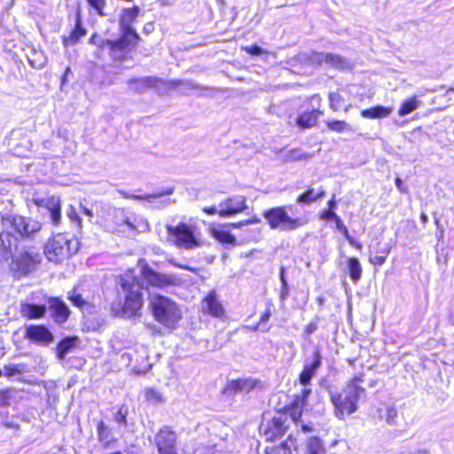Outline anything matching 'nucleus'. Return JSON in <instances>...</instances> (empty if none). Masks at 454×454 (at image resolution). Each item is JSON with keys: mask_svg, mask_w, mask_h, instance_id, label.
I'll return each mask as SVG.
<instances>
[{"mask_svg": "<svg viewBox=\"0 0 454 454\" xmlns=\"http://www.w3.org/2000/svg\"><path fill=\"white\" fill-rule=\"evenodd\" d=\"M1 222L0 254L17 251L25 242L34 240L42 229L39 221L16 214L3 215Z\"/></svg>", "mask_w": 454, "mask_h": 454, "instance_id": "obj_1", "label": "nucleus"}, {"mask_svg": "<svg viewBox=\"0 0 454 454\" xmlns=\"http://www.w3.org/2000/svg\"><path fill=\"white\" fill-rule=\"evenodd\" d=\"M362 379L355 377L340 392H333L330 390L332 379L329 377V392L333 405L334 406V414L340 419H344L357 410V403L364 395L365 389L360 386Z\"/></svg>", "mask_w": 454, "mask_h": 454, "instance_id": "obj_2", "label": "nucleus"}, {"mask_svg": "<svg viewBox=\"0 0 454 454\" xmlns=\"http://www.w3.org/2000/svg\"><path fill=\"white\" fill-rule=\"evenodd\" d=\"M143 286L140 280L131 274L121 276L116 284L120 297H123L122 315L132 317L137 314L143 305Z\"/></svg>", "mask_w": 454, "mask_h": 454, "instance_id": "obj_3", "label": "nucleus"}, {"mask_svg": "<svg viewBox=\"0 0 454 454\" xmlns=\"http://www.w3.org/2000/svg\"><path fill=\"white\" fill-rule=\"evenodd\" d=\"M149 306L154 318L168 328L174 329L182 317L181 309L168 297L153 294L150 297Z\"/></svg>", "mask_w": 454, "mask_h": 454, "instance_id": "obj_4", "label": "nucleus"}, {"mask_svg": "<svg viewBox=\"0 0 454 454\" xmlns=\"http://www.w3.org/2000/svg\"><path fill=\"white\" fill-rule=\"evenodd\" d=\"M5 259L12 257V270L19 277L26 276L35 270L41 263L42 256L33 247H27L25 244L19 247L17 251L10 254H0Z\"/></svg>", "mask_w": 454, "mask_h": 454, "instance_id": "obj_5", "label": "nucleus"}, {"mask_svg": "<svg viewBox=\"0 0 454 454\" xmlns=\"http://www.w3.org/2000/svg\"><path fill=\"white\" fill-rule=\"evenodd\" d=\"M287 208L291 209L292 206L275 207L263 212V217L271 229L291 231L307 223V220L302 217H291L288 215Z\"/></svg>", "mask_w": 454, "mask_h": 454, "instance_id": "obj_6", "label": "nucleus"}, {"mask_svg": "<svg viewBox=\"0 0 454 454\" xmlns=\"http://www.w3.org/2000/svg\"><path fill=\"white\" fill-rule=\"evenodd\" d=\"M167 232L174 238L175 244L181 248L193 249L202 245L201 241L195 236L194 228L184 223L176 226L166 225Z\"/></svg>", "mask_w": 454, "mask_h": 454, "instance_id": "obj_7", "label": "nucleus"}, {"mask_svg": "<svg viewBox=\"0 0 454 454\" xmlns=\"http://www.w3.org/2000/svg\"><path fill=\"white\" fill-rule=\"evenodd\" d=\"M70 243L71 241L64 234L55 235L45 246L47 258L52 262H59L70 256L73 254Z\"/></svg>", "mask_w": 454, "mask_h": 454, "instance_id": "obj_8", "label": "nucleus"}, {"mask_svg": "<svg viewBox=\"0 0 454 454\" xmlns=\"http://www.w3.org/2000/svg\"><path fill=\"white\" fill-rule=\"evenodd\" d=\"M287 422V415L285 413H278L267 422H262L260 427V430L267 441L273 442L284 435L288 427L286 425Z\"/></svg>", "mask_w": 454, "mask_h": 454, "instance_id": "obj_9", "label": "nucleus"}, {"mask_svg": "<svg viewBox=\"0 0 454 454\" xmlns=\"http://www.w3.org/2000/svg\"><path fill=\"white\" fill-rule=\"evenodd\" d=\"M309 61L314 66H321L324 63L338 69L350 68L348 60L340 55L311 51L308 56Z\"/></svg>", "mask_w": 454, "mask_h": 454, "instance_id": "obj_10", "label": "nucleus"}, {"mask_svg": "<svg viewBox=\"0 0 454 454\" xmlns=\"http://www.w3.org/2000/svg\"><path fill=\"white\" fill-rule=\"evenodd\" d=\"M159 454H176V434L168 427H163L154 436Z\"/></svg>", "mask_w": 454, "mask_h": 454, "instance_id": "obj_11", "label": "nucleus"}, {"mask_svg": "<svg viewBox=\"0 0 454 454\" xmlns=\"http://www.w3.org/2000/svg\"><path fill=\"white\" fill-rule=\"evenodd\" d=\"M141 275L146 282L155 287H167L175 284L176 278L171 275L161 274L153 270L147 264L141 267Z\"/></svg>", "mask_w": 454, "mask_h": 454, "instance_id": "obj_12", "label": "nucleus"}, {"mask_svg": "<svg viewBox=\"0 0 454 454\" xmlns=\"http://www.w3.org/2000/svg\"><path fill=\"white\" fill-rule=\"evenodd\" d=\"M25 337L39 345H49L54 340L51 332L43 325H31L27 326Z\"/></svg>", "mask_w": 454, "mask_h": 454, "instance_id": "obj_13", "label": "nucleus"}, {"mask_svg": "<svg viewBox=\"0 0 454 454\" xmlns=\"http://www.w3.org/2000/svg\"><path fill=\"white\" fill-rule=\"evenodd\" d=\"M246 208V198L241 195H235L220 202L219 215L221 217L234 215Z\"/></svg>", "mask_w": 454, "mask_h": 454, "instance_id": "obj_14", "label": "nucleus"}, {"mask_svg": "<svg viewBox=\"0 0 454 454\" xmlns=\"http://www.w3.org/2000/svg\"><path fill=\"white\" fill-rule=\"evenodd\" d=\"M35 204L47 209L52 224L58 225L61 220V200L59 196H51L43 199H36Z\"/></svg>", "mask_w": 454, "mask_h": 454, "instance_id": "obj_15", "label": "nucleus"}, {"mask_svg": "<svg viewBox=\"0 0 454 454\" xmlns=\"http://www.w3.org/2000/svg\"><path fill=\"white\" fill-rule=\"evenodd\" d=\"M321 355L318 349H316L312 355V360L309 362L308 360L305 362L303 369L299 376L300 383L307 387L312 378L316 375L317 371L321 366Z\"/></svg>", "mask_w": 454, "mask_h": 454, "instance_id": "obj_16", "label": "nucleus"}, {"mask_svg": "<svg viewBox=\"0 0 454 454\" xmlns=\"http://www.w3.org/2000/svg\"><path fill=\"white\" fill-rule=\"evenodd\" d=\"M260 384V381L252 379V378H247V379H238L235 380H231L228 383L226 386L224 392L227 395H232V394H247L251 390L254 389L257 385Z\"/></svg>", "mask_w": 454, "mask_h": 454, "instance_id": "obj_17", "label": "nucleus"}, {"mask_svg": "<svg viewBox=\"0 0 454 454\" xmlns=\"http://www.w3.org/2000/svg\"><path fill=\"white\" fill-rule=\"evenodd\" d=\"M160 79L153 76H145L142 78H133L128 81V89L134 92L142 94L149 89L156 88Z\"/></svg>", "mask_w": 454, "mask_h": 454, "instance_id": "obj_18", "label": "nucleus"}, {"mask_svg": "<svg viewBox=\"0 0 454 454\" xmlns=\"http://www.w3.org/2000/svg\"><path fill=\"white\" fill-rule=\"evenodd\" d=\"M49 309L51 317L58 324L65 323L70 315V310L67 304L59 298L49 299Z\"/></svg>", "mask_w": 454, "mask_h": 454, "instance_id": "obj_19", "label": "nucleus"}, {"mask_svg": "<svg viewBox=\"0 0 454 454\" xmlns=\"http://www.w3.org/2000/svg\"><path fill=\"white\" fill-rule=\"evenodd\" d=\"M202 309L215 317H221L224 314V309L217 300L215 291L210 292L202 301Z\"/></svg>", "mask_w": 454, "mask_h": 454, "instance_id": "obj_20", "label": "nucleus"}, {"mask_svg": "<svg viewBox=\"0 0 454 454\" xmlns=\"http://www.w3.org/2000/svg\"><path fill=\"white\" fill-rule=\"evenodd\" d=\"M130 41L121 36L117 40H102L100 48H108L114 58H118V53L123 52L130 45Z\"/></svg>", "mask_w": 454, "mask_h": 454, "instance_id": "obj_21", "label": "nucleus"}, {"mask_svg": "<svg viewBox=\"0 0 454 454\" xmlns=\"http://www.w3.org/2000/svg\"><path fill=\"white\" fill-rule=\"evenodd\" d=\"M20 313L28 319H39L45 316L46 306L32 303H24L20 307Z\"/></svg>", "mask_w": 454, "mask_h": 454, "instance_id": "obj_22", "label": "nucleus"}, {"mask_svg": "<svg viewBox=\"0 0 454 454\" xmlns=\"http://www.w3.org/2000/svg\"><path fill=\"white\" fill-rule=\"evenodd\" d=\"M379 416L381 419H385L386 423L390 427H401V419H399L398 411L394 405H387L385 409H378Z\"/></svg>", "mask_w": 454, "mask_h": 454, "instance_id": "obj_23", "label": "nucleus"}, {"mask_svg": "<svg viewBox=\"0 0 454 454\" xmlns=\"http://www.w3.org/2000/svg\"><path fill=\"white\" fill-rule=\"evenodd\" d=\"M86 35V30L82 26L81 17L77 14L75 19V26L68 37H63V44L67 47L74 45Z\"/></svg>", "mask_w": 454, "mask_h": 454, "instance_id": "obj_24", "label": "nucleus"}, {"mask_svg": "<svg viewBox=\"0 0 454 454\" xmlns=\"http://www.w3.org/2000/svg\"><path fill=\"white\" fill-rule=\"evenodd\" d=\"M320 114H322V112L319 110L303 113L297 118L296 124L301 129H309L316 125Z\"/></svg>", "mask_w": 454, "mask_h": 454, "instance_id": "obj_25", "label": "nucleus"}, {"mask_svg": "<svg viewBox=\"0 0 454 454\" xmlns=\"http://www.w3.org/2000/svg\"><path fill=\"white\" fill-rule=\"evenodd\" d=\"M392 107L376 106L374 107L363 110L361 112V115L366 119H378L388 116L392 113Z\"/></svg>", "mask_w": 454, "mask_h": 454, "instance_id": "obj_26", "label": "nucleus"}, {"mask_svg": "<svg viewBox=\"0 0 454 454\" xmlns=\"http://www.w3.org/2000/svg\"><path fill=\"white\" fill-rule=\"evenodd\" d=\"M114 219L117 225L125 224L129 230L135 231L136 225L132 219L129 217V213L123 208L114 209Z\"/></svg>", "mask_w": 454, "mask_h": 454, "instance_id": "obj_27", "label": "nucleus"}, {"mask_svg": "<svg viewBox=\"0 0 454 454\" xmlns=\"http://www.w3.org/2000/svg\"><path fill=\"white\" fill-rule=\"evenodd\" d=\"M325 192L322 188L317 192L313 188H309L305 192L298 196L296 201L299 204L307 205L325 197Z\"/></svg>", "mask_w": 454, "mask_h": 454, "instance_id": "obj_28", "label": "nucleus"}, {"mask_svg": "<svg viewBox=\"0 0 454 454\" xmlns=\"http://www.w3.org/2000/svg\"><path fill=\"white\" fill-rule=\"evenodd\" d=\"M421 105L422 101L418 99L417 96H413L402 103L398 110V114L400 116H405L418 109Z\"/></svg>", "mask_w": 454, "mask_h": 454, "instance_id": "obj_29", "label": "nucleus"}, {"mask_svg": "<svg viewBox=\"0 0 454 454\" xmlns=\"http://www.w3.org/2000/svg\"><path fill=\"white\" fill-rule=\"evenodd\" d=\"M77 337H67L59 342L57 346V356L59 359H64L67 353L69 352L76 344Z\"/></svg>", "mask_w": 454, "mask_h": 454, "instance_id": "obj_30", "label": "nucleus"}, {"mask_svg": "<svg viewBox=\"0 0 454 454\" xmlns=\"http://www.w3.org/2000/svg\"><path fill=\"white\" fill-rule=\"evenodd\" d=\"M173 192H174V188L168 187L160 192L152 193V194L136 195V194L125 192L124 197L126 199H131V200H136L151 201L153 199L160 198L165 195H170L173 193Z\"/></svg>", "mask_w": 454, "mask_h": 454, "instance_id": "obj_31", "label": "nucleus"}, {"mask_svg": "<svg viewBox=\"0 0 454 454\" xmlns=\"http://www.w3.org/2000/svg\"><path fill=\"white\" fill-rule=\"evenodd\" d=\"M348 270L350 278L354 283H357L362 276V266L357 258L351 257L348 259Z\"/></svg>", "mask_w": 454, "mask_h": 454, "instance_id": "obj_32", "label": "nucleus"}, {"mask_svg": "<svg viewBox=\"0 0 454 454\" xmlns=\"http://www.w3.org/2000/svg\"><path fill=\"white\" fill-rule=\"evenodd\" d=\"M325 124L329 130L336 133L352 132L353 127L345 121L340 120H327Z\"/></svg>", "mask_w": 454, "mask_h": 454, "instance_id": "obj_33", "label": "nucleus"}, {"mask_svg": "<svg viewBox=\"0 0 454 454\" xmlns=\"http://www.w3.org/2000/svg\"><path fill=\"white\" fill-rule=\"evenodd\" d=\"M98 441L105 446H108L113 441L112 434L103 420L97 424Z\"/></svg>", "mask_w": 454, "mask_h": 454, "instance_id": "obj_34", "label": "nucleus"}, {"mask_svg": "<svg viewBox=\"0 0 454 454\" xmlns=\"http://www.w3.org/2000/svg\"><path fill=\"white\" fill-rule=\"evenodd\" d=\"M307 454H325V448L318 437L313 436L308 439Z\"/></svg>", "mask_w": 454, "mask_h": 454, "instance_id": "obj_35", "label": "nucleus"}, {"mask_svg": "<svg viewBox=\"0 0 454 454\" xmlns=\"http://www.w3.org/2000/svg\"><path fill=\"white\" fill-rule=\"evenodd\" d=\"M288 441L283 442L278 446H273L271 448H267L265 454H293L291 450V446L294 445V441L291 436L288 437Z\"/></svg>", "mask_w": 454, "mask_h": 454, "instance_id": "obj_36", "label": "nucleus"}, {"mask_svg": "<svg viewBox=\"0 0 454 454\" xmlns=\"http://www.w3.org/2000/svg\"><path fill=\"white\" fill-rule=\"evenodd\" d=\"M140 9L138 6L123 9L120 18V24H131L138 16Z\"/></svg>", "mask_w": 454, "mask_h": 454, "instance_id": "obj_37", "label": "nucleus"}, {"mask_svg": "<svg viewBox=\"0 0 454 454\" xmlns=\"http://www.w3.org/2000/svg\"><path fill=\"white\" fill-rule=\"evenodd\" d=\"M215 238L223 244L234 246L236 242L235 237L227 231H215Z\"/></svg>", "mask_w": 454, "mask_h": 454, "instance_id": "obj_38", "label": "nucleus"}, {"mask_svg": "<svg viewBox=\"0 0 454 454\" xmlns=\"http://www.w3.org/2000/svg\"><path fill=\"white\" fill-rule=\"evenodd\" d=\"M304 406V398H295L291 409V417L294 421H298L301 419Z\"/></svg>", "mask_w": 454, "mask_h": 454, "instance_id": "obj_39", "label": "nucleus"}, {"mask_svg": "<svg viewBox=\"0 0 454 454\" xmlns=\"http://www.w3.org/2000/svg\"><path fill=\"white\" fill-rule=\"evenodd\" d=\"M313 156L312 153H305L300 148H294L288 151L286 160H307Z\"/></svg>", "mask_w": 454, "mask_h": 454, "instance_id": "obj_40", "label": "nucleus"}, {"mask_svg": "<svg viewBox=\"0 0 454 454\" xmlns=\"http://www.w3.org/2000/svg\"><path fill=\"white\" fill-rule=\"evenodd\" d=\"M121 30V36L128 41H130V43L133 40L139 39L138 35L137 34L136 30L131 27V24H120Z\"/></svg>", "mask_w": 454, "mask_h": 454, "instance_id": "obj_41", "label": "nucleus"}, {"mask_svg": "<svg viewBox=\"0 0 454 454\" xmlns=\"http://www.w3.org/2000/svg\"><path fill=\"white\" fill-rule=\"evenodd\" d=\"M330 108L336 112L344 102V98L337 92H330L328 95Z\"/></svg>", "mask_w": 454, "mask_h": 454, "instance_id": "obj_42", "label": "nucleus"}, {"mask_svg": "<svg viewBox=\"0 0 454 454\" xmlns=\"http://www.w3.org/2000/svg\"><path fill=\"white\" fill-rule=\"evenodd\" d=\"M129 414V408L126 405H121L118 411L114 414V421L123 427L128 424L127 416Z\"/></svg>", "mask_w": 454, "mask_h": 454, "instance_id": "obj_43", "label": "nucleus"}, {"mask_svg": "<svg viewBox=\"0 0 454 454\" xmlns=\"http://www.w3.org/2000/svg\"><path fill=\"white\" fill-rule=\"evenodd\" d=\"M174 83L177 86H184L185 90L202 89V87H200L199 84L194 83L192 81L178 80V81L174 82ZM203 90H210L212 89L209 87H203Z\"/></svg>", "mask_w": 454, "mask_h": 454, "instance_id": "obj_44", "label": "nucleus"}, {"mask_svg": "<svg viewBox=\"0 0 454 454\" xmlns=\"http://www.w3.org/2000/svg\"><path fill=\"white\" fill-rule=\"evenodd\" d=\"M87 2L98 15L106 16V13L103 12L106 6V0H87Z\"/></svg>", "mask_w": 454, "mask_h": 454, "instance_id": "obj_45", "label": "nucleus"}, {"mask_svg": "<svg viewBox=\"0 0 454 454\" xmlns=\"http://www.w3.org/2000/svg\"><path fill=\"white\" fill-rule=\"evenodd\" d=\"M271 316V311H270V309L268 308L265 312L262 314V316L261 317V320L260 322L255 325L254 326V330H258L260 329L262 332H268L269 331V327H265L262 325V323L264 322H267L270 317Z\"/></svg>", "mask_w": 454, "mask_h": 454, "instance_id": "obj_46", "label": "nucleus"}, {"mask_svg": "<svg viewBox=\"0 0 454 454\" xmlns=\"http://www.w3.org/2000/svg\"><path fill=\"white\" fill-rule=\"evenodd\" d=\"M69 300L73 304L78 308H82L86 301L83 300L80 294H76L74 291L68 296Z\"/></svg>", "mask_w": 454, "mask_h": 454, "instance_id": "obj_47", "label": "nucleus"}, {"mask_svg": "<svg viewBox=\"0 0 454 454\" xmlns=\"http://www.w3.org/2000/svg\"><path fill=\"white\" fill-rule=\"evenodd\" d=\"M11 393L12 391L10 389L0 390V406H7L10 404Z\"/></svg>", "mask_w": 454, "mask_h": 454, "instance_id": "obj_48", "label": "nucleus"}, {"mask_svg": "<svg viewBox=\"0 0 454 454\" xmlns=\"http://www.w3.org/2000/svg\"><path fill=\"white\" fill-rule=\"evenodd\" d=\"M4 376L9 378L20 373V369H19L16 364L4 366Z\"/></svg>", "mask_w": 454, "mask_h": 454, "instance_id": "obj_49", "label": "nucleus"}, {"mask_svg": "<svg viewBox=\"0 0 454 454\" xmlns=\"http://www.w3.org/2000/svg\"><path fill=\"white\" fill-rule=\"evenodd\" d=\"M67 215L70 220L73 222H76L79 226H81V218L79 217L78 214L76 213L75 208L73 206H70L69 208L67 211Z\"/></svg>", "mask_w": 454, "mask_h": 454, "instance_id": "obj_50", "label": "nucleus"}, {"mask_svg": "<svg viewBox=\"0 0 454 454\" xmlns=\"http://www.w3.org/2000/svg\"><path fill=\"white\" fill-rule=\"evenodd\" d=\"M388 252L389 251L387 250L385 255L370 256V258H369L370 262L374 265H382L386 262L387 254H388Z\"/></svg>", "mask_w": 454, "mask_h": 454, "instance_id": "obj_51", "label": "nucleus"}, {"mask_svg": "<svg viewBox=\"0 0 454 454\" xmlns=\"http://www.w3.org/2000/svg\"><path fill=\"white\" fill-rule=\"evenodd\" d=\"M260 222V219L256 218V217H254V218H251V219H248L247 221H240V222H238V223H232L230 224V226H231L232 228H240L242 226H245V225H247V224H251V223H257Z\"/></svg>", "mask_w": 454, "mask_h": 454, "instance_id": "obj_52", "label": "nucleus"}, {"mask_svg": "<svg viewBox=\"0 0 454 454\" xmlns=\"http://www.w3.org/2000/svg\"><path fill=\"white\" fill-rule=\"evenodd\" d=\"M285 270L283 267L280 269V281L282 283V291H281V296L284 297V295L287 294V281L285 278Z\"/></svg>", "mask_w": 454, "mask_h": 454, "instance_id": "obj_53", "label": "nucleus"}, {"mask_svg": "<svg viewBox=\"0 0 454 454\" xmlns=\"http://www.w3.org/2000/svg\"><path fill=\"white\" fill-rule=\"evenodd\" d=\"M246 51L250 53L251 55L259 56L262 54L263 50L257 46V45H252L250 47H246Z\"/></svg>", "mask_w": 454, "mask_h": 454, "instance_id": "obj_54", "label": "nucleus"}, {"mask_svg": "<svg viewBox=\"0 0 454 454\" xmlns=\"http://www.w3.org/2000/svg\"><path fill=\"white\" fill-rule=\"evenodd\" d=\"M337 214L333 212V210H326L324 211L321 215V218L324 220H334V218H337Z\"/></svg>", "mask_w": 454, "mask_h": 454, "instance_id": "obj_55", "label": "nucleus"}, {"mask_svg": "<svg viewBox=\"0 0 454 454\" xmlns=\"http://www.w3.org/2000/svg\"><path fill=\"white\" fill-rule=\"evenodd\" d=\"M146 397L148 400L159 401L160 399V394L153 389H150L146 392Z\"/></svg>", "mask_w": 454, "mask_h": 454, "instance_id": "obj_56", "label": "nucleus"}, {"mask_svg": "<svg viewBox=\"0 0 454 454\" xmlns=\"http://www.w3.org/2000/svg\"><path fill=\"white\" fill-rule=\"evenodd\" d=\"M317 329V324L316 322H310L305 328L304 333L309 336L312 334Z\"/></svg>", "mask_w": 454, "mask_h": 454, "instance_id": "obj_57", "label": "nucleus"}, {"mask_svg": "<svg viewBox=\"0 0 454 454\" xmlns=\"http://www.w3.org/2000/svg\"><path fill=\"white\" fill-rule=\"evenodd\" d=\"M339 231L344 235L350 245H355V239L349 235V232L345 225Z\"/></svg>", "mask_w": 454, "mask_h": 454, "instance_id": "obj_58", "label": "nucleus"}, {"mask_svg": "<svg viewBox=\"0 0 454 454\" xmlns=\"http://www.w3.org/2000/svg\"><path fill=\"white\" fill-rule=\"evenodd\" d=\"M203 211L208 215H215V214L219 215V206L218 207L213 206V207H204Z\"/></svg>", "mask_w": 454, "mask_h": 454, "instance_id": "obj_59", "label": "nucleus"}, {"mask_svg": "<svg viewBox=\"0 0 454 454\" xmlns=\"http://www.w3.org/2000/svg\"><path fill=\"white\" fill-rule=\"evenodd\" d=\"M311 393V388L309 387H304V389L302 390V393H301V395H298L296 396V398H304V405L306 404V399L307 397L309 396V395Z\"/></svg>", "mask_w": 454, "mask_h": 454, "instance_id": "obj_60", "label": "nucleus"}, {"mask_svg": "<svg viewBox=\"0 0 454 454\" xmlns=\"http://www.w3.org/2000/svg\"><path fill=\"white\" fill-rule=\"evenodd\" d=\"M170 263L173 264L175 267H177V268H180V269H185V270H190L192 272H195V269H193L192 267L182 265V264H180L178 262H176L174 261H170Z\"/></svg>", "mask_w": 454, "mask_h": 454, "instance_id": "obj_61", "label": "nucleus"}, {"mask_svg": "<svg viewBox=\"0 0 454 454\" xmlns=\"http://www.w3.org/2000/svg\"><path fill=\"white\" fill-rule=\"evenodd\" d=\"M170 263L173 264L175 267H177V268H180V269H185V270H190L192 272H195V269H193L192 267L182 265V264H180L178 262H176L174 261H170Z\"/></svg>", "mask_w": 454, "mask_h": 454, "instance_id": "obj_62", "label": "nucleus"}, {"mask_svg": "<svg viewBox=\"0 0 454 454\" xmlns=\"http://www.w3.org/2000/svg\"><path fill=\"white\" fill-rule=\"evenodd\" d=\"M333 221L335 222L336 228L338 231H340L344 226V223L339 215H337V218H334Z\"/></svg>", "mask_w": 454, "mask_h": 454, "instance_id": "obj_63", "label": "nucleus"}, {"mask_svg": "<svg viewBox=\"0 0 454 454\" xmlns=\"http://www.w3.org/2000/svg\"><path fill=\"white\" fill-rule=\"evenodd\" d=\"M434 223H435V224H436V226H437L438 230H439L438 239L440 240L443 237V230L442 228H440V223H439V220L438 219H435Z\"/></svg>", "mask_w": 454, "mask_h": 454, "instance_id": "obj_64", "label": "nucleus"}]
</instances>
